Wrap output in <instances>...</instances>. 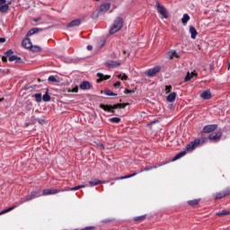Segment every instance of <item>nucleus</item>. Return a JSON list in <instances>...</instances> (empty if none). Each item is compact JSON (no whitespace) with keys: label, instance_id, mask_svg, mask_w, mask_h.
Masks as SVG:
<instances>
[{"label":"nucleus","instance_id":"obj_1","mask_svg":"<svg viewBox=\"0 0 230 230\" xmlns=\"http://www.w3.org/2000/svg\"><path fill=\"white\" fill-rule=\"evenodd\" d=\"M123 28V19L118 17L112 23L111 29H110V33L111 35H114V33H118L119 30Z\"/></svg>","mask_w":230,"mask_h":230},{"label":"nucleus","instance_id":"obj_2","mask_svg":"<svg viewBox=\"0 0 230 230\" xmlns=\"http://www.w3.org/2000/svg\"><path fill=\"white\" fill-rule=\"evenodd\" d=\"M100 107H101V109H102L106 112L114 113V111H116V109H125V107H127V104L118 103V104H115L113 106L112 105H107V104H101Z\"/></svg>","mask_w":230,"mask_h":230},{"label":"nucleus","instance_id":"obj_3","mask_svg":"<svg viewBox=\"0 0 230 230\" xmlns=\"http://www.w3.org/2000/svg\"><path fill=\"white\" fill-rule=\"evenodd\" d=\"M39 197H42L40 190H36L31 192L29 195L25 197V199L20 201V204H24V202H30V200H33V199H39Z\"/></svg>","mask_w":230,"mask_h":230},{"label":"nucleus","instance_id":"obj_4","mask_svg":"<svg viewBox=\"0 0 230 230\" xmlns=\"http://www.w3.org/2000/svg\"><path fill=\"white\" fill-rule=\"evenodd\" d=\"M156 8L158 13H160V15H162L164 19H168V12L166 11V8L161 4V3L156 2Z\"/></svg>","mask_w":230,"mask_h":230},{"label":"nucleus","instance_id":"obj_5","mask_svg":"<svg viewBox=\"0 0 230 230\" xmlns=\"http://www.w3.org/2000/svg\"><path fill=\"white\" fill-rule=\"evenodd\" d=\"M67 189L57 190V189H45L42 191L43 196L48 195H57V193H60V191H67Z\"/></svg>","mask_w":230,"mask_h":230},{"label":"nucleus","instance_id":"obj_6","mask_svg":"<svg viewBox=\"0 0 230 230\" xmlns=\"http://www.w3.org/2000/svg\"><path fill=\"white\" fill-rule=\"evenodd\" d=\"M159 71H161V66H155L151 69H148L145 72L146 76H155V75H157V73H159Z\"/></svg>","mask_w":230,"mask_h":230},{"label":"nucleus","instance_id":"obj_7","mask_svg":"<svg viewBox=\"0 0 230 230\" xmlns=\"http://www.w3.org/2000/svg\"><path fill=\"white\" fill-rule=\"evenodd\" d=\"M217 128H218V126L217 124L207 125L203 128V132L205 134H209L210 132H215Z\"/></svg>","mask_w":230,"mask_h":230},{"label":"nucleus","instance_id":"obj_8","mask_svg":"<svg viewBox=\"0 0 230 230\" xmlns=\"http://www.w3.org/2000/svg\"><path fill=\"white\" fill-rule=\"evenodd\" d=\"M199 145L200 139H196L187 146L186 150L188 152H191V150H195V148H197V146H199Z\"/></svg>","mask_w":230,"mask_h":230},{"label":"nucleus","instance_id":"obj_9","mask_svg":"<svg viewBox=\"0 0 230 230\" xmlns=\"http://www.w3.org/2000/svg\"><path fill=\"white\" fill-rule=\"evenodd\" d=\"M111 10V3H104L99 8V13H107Z\"/></svg>","mask_w":230,"mask_h":230},{"label":"nucleus","instance_id":"obj_10","mask_svg":"<svg viewBox=\"0 0 230 230\" xmlns=\"http://www.w3.org/2000/svg\"><path fill=\"white\" fill-rule=\"evenodd\" d=\"M104 66L109 68H114V67H119V66H121V63L118 61L110 60V61H107Z\"/></svg>","mask_w":230,"mask_h":230},{"label":"nucleus","instance_id":"obj_11","mask_svg":"<svg viewBox=\"0 0 230 230\" xmlns=\"http://www.w3.org/2000/svg\"><path fill=\"white\" fill-rule=\"evenodd\" d=\"M0 12L3 13L8 12V4H6V0H0Z\"/></svg>","mask_w":230,"mask_h":230},{"label":"nucleus","instance_id":"obj_12","mask_svg":"<svg viewBox=\"0 0 230 230\" xmlns=\"http://www.w3.org/2000/svg\"><path fill=\"white\" fill-rule=\"evenodd\" d=\"M173 58H180V56H179V54H177V51H175V50H170V51L167 53V58H170V60H173Z\"/></svg>","mask_w":230,"mask_h":230},{"label":"nucleus","instance_id":"obj_13","mask_svg":"<svg viewBox=\"0 0 230 230\" xmlns=\"http://www.w3.org/2000/svg\"><path fill=\"white\" fill-rule=\"evenodd\" d=\"M82 23V22H80V20L76 19L72 21L71 22H69L66 26V28H76L78 27L80 24Z\"/></svg>","mask_w":230,"mask_h":230},{"label":"nucleus","instance_id":"obj_14","mask_svg":"<svg viewBox=\"0 0 230 230\" xmlns=\"http://www.w3.org/2000/svg\"><path fill=\"white\" fill-rule=\"evenodd\" d=\"M22 46L23 48H26L27 49H30V48H31L32 46L31 40H30V38L24 39L22 42Z\"/></svg>","mask_w":230,"mask_h":230},{"label":"nucleus","instance_id":"obj_15","mask_svg":"<svg viewBox=\"0 0 230 230\" xmlns=\"http://www.w3.org/2000/svg\"><path fill=\"white\" fill-rule=\"evenodd\" d=\"M97 76L99 78V79H97L98 84H100V82H103V80H109V78H111V75H105L101 74V73H98Z\"/></svg>","mask_w":230,"mask_h":230},{"label":"nucleus","instance_id":"obj_16","mask_svg":"<svg viewBox=\"0 0 230 230\" xmlns=\"http://www.w3.org/2000/svg\"><path fill=\"white\" fill-rule=\"evenodd\" d=\"M220 137H222V133L221 132L213 133V134L209 135V137H208V138L211 141H217V139H220Z\"/></svg>","mask_w":230,"mask_h":230},{"label":"nucleus","instance_id":"obj_17","mask_svg":"<svg viewBox=\"0 0 230 230\" xmlns=\"http://www.w3.org/2000/svg\"><path fill=\"white\" fill-rule=\"evenodd\" d=\"M175 98H177V93H171L168 96H167V102H169L170 103L175 102Z\"/></svg>","mask_w":230,"mask_h":230},{"label":"nucleus","instance_id":"obj_18","mask_svg":"<svg viewBox=\"0 0 230 230\" xmlns=\"http://www.w3.org/2000/svg\"><path fill=\"white\" fill-rule=\"evenodd\" d=\"M80 89L83 91H85L87 89H91V83L85 81L83 84H80Z\"/></svg>","mask_w":230,"mask_h":230},{"label":"nucleus","instance_id":"obj_19","mask_svg":"<svg viewBox=\"0 0 230 230\" xmlns=\"http://www.w3.org/2000/svg\"><path fill=\"white\" fill-rule=\"evenodd\" d=\"M190 33L191 34V39H197V35L199 34L197 32V29H195L193 26L190 27Z\"/></svg>","mask_w":230,"mask_h":230},{"label":"nucleus","instance_id":"obj_20","mask_svg":"<svg viewBox=\"0 0 230 230\" xmlns=\"http://www.w3.org/2000/svg\"><path fill=\"white\" fill-rule=\"evenodd\" d=\"M201 98L203 99V100H209V98H211V92H209V91H205V92H203L202 93H201Z\"/></svg>","mask_w":230,"mask_h":230},{"label":"nucleus","instance_id":"obj_21","mask_svg":"<svg viewBox=\"0 0 230 230\" xmlns=\"http://www.w3.org/2000/svg\"><path fill=\"white\" fill-rule=\"evenodd\" d=\"M39 31H40L39 28L31 29L27 33V37H31V35H35V33H39Z\"/></svg>","mask_w":230,"mask_h":230},{"label":"nucleus","instance_id":"obj_22","mask_svg":"<svg viewBox=\"0 0 230 230\" xmlns=\"http://www.w3.org/2000/svg\"><path fill=\"white\" fill-rule=\"evenodd\" d=\"M193 76H197V73H195V72H191V73L188 72L187 75L185 77V82H190V80H191V78H193Z\"/></svg>","mask_w":230,"mask_h":230},{"label":"nucleus","instance_id":"obj_23","mask_svg":"<svg viewBox=\"0 0 230 230\" xmlns=\"http://www.w3.org/2000/svg\"><path fill=\"white\" fill-rule=\"evenodd\" d=\"M217 217H227L230 215V210H221L216 214Z\"/></svg>","mask_w":230,"mask_h":230},{"label":"nucleus","instance_id":"obj_24","mask_svg":"<svg viewBox=\"0 0 230 230\" xmlns=\"http://www.w3.org/2000/svg\"><path fill=\"white\" fill-rule=\"evenodd\" d=\"M85 186H87V185H78L74 188H68V189H66V191H76L78 190H82V188H85Z\"/></svg>","mask_w":230,"mask_h":230},{"label":"nucleus","instance_id":"obj_25","mask_svg":"<svg viewBox=\"0 0 230 230\" xmlns=\"http://www.w3.org/2000/svg\"><path fill=\"white\" fill-rule=\"evenodd\" d=\"M16 208H17V206H13V207H10L7 209H4V210L0 211V216L4 215L6 213H10V211H13V209H15Z\"/></svg>","mask_w":230,"mask_h":230},{"label":"nucleus","instance_id":"obj_26","mask_svg":"<svg viewBox=\"0 0 230 230\" xmlns=\"http://www.w3.org/2000/svg\"><path fill=\"white\" fill-rule=\"evenodd\" d=\"M184 155H186V151H182L181 153H179L178 155H176L172 161H177L178 159H181V157H184Z\"/></svg>","mask_w":230,"mask_h":230},{"label":"nucleus","instance_id":"obj_27","mask_svg":"<svg viewBox=\"0 0 230 230\" xmlns=\"http://www.w3.org/2000/svg\"><path fill=\"white\" fill-rule=\"evenodd\" d=\"M188 21H190V15L188 13L183 14V17L181 19L182 24H188Z\"/></svg>","mask_w":230,"mask_h":230},{"label":"nucleus","instance_id":"obj_28","mask_svg":"<svg viewBox=\"0 0 230 230\" xmlns=\"http://www.w3.org/2000/svg\"><path fill=\"white\" fill-rule=\"evenodd\" d=\"M9 60H10V62H21V58L13 55V56L9 57Z\"/></svg>","mask_w":230,"mask_h":230},{"label":"nucleus","instance_id":"obj_29","mask_svg":"<svg viewBox=\"0 0 230 230\" xmlns=\"http://www.w3.org/2000/svg\"><path fill=\"white\" fill-rule=\"evenodd\" d=\"M102 183H103V181L99 180L88 182L89 186H91L92 188L93 186H98V184H102Z\"/></svg>","mask_w":230,"mask_h":230},{"label":"nucleus","instance_id":"obj_30","mask_svg":"<svg viewBox=\"0 0 230 230\" xmlns=\"http://www.w3.org/2000/svg\"><path fill=\"white\" fill-rule=\"evenodd\" d=\"M49 82H56L57 84H58V82H60V78H58L55 75H50L49 77Z\"/></svg>","mask_w":230,"mask_h":230},{"label":"nucleus","instance_id":"obj_31","mask_svg":"<svg viewBox=\"0 0 230 230\" xmlns=\"http://www.w3.org/2000/svg\"><path fill=\"white\" fill-rule=\"evenodd\" d=\"M42 100H43V102H50L51 101V96L49 95V93H48V92H46V93L43 95Z\"/></svg>","mask_w":230,"mask_h":230},{"label":"nucleus","instance_id":"obj_32","mask_svg":"<svg viewBox=\"0 0 230 230\" xmlns=\"http://www.w3.org/2000/svg\"><path fill=\"white\" fill-rule=\"evenodd\" d=\"M226 197V193L224 191L218 192L215 195V199L217 200L218 199H224Z\"/></svg>","mask_w":230,"mask_h":230},{"label":"nucleus","instance_id":"obj_33","mask_svg":"<svg viewBox=\"0 0 230 230\" xmlns=\"http://www.w3.org/2000/svg\"><path fill=\"white\" fill-rule=\"evenodd\" d=\"M200 202V199H192L188 201L189 206H197Z\"/></svg>","mask_w":230,"mask_h":230},{"label":"nucleus","instance_id":"obj_34","mask_svg":"<svg viewBox=\"0 0 230 230\" xmlns=\"http://www.w3.org/2000/svg\"><path fill=\"white\" fill-rule=\"evenodd\" d=\"M34 98H35L36 102H42V93L34 94Z\"/></svg>","mask_w":230,"mask_h":230},{"label":"nucleus","instance_id":"obj_35","mask_svg":"<svg viewBox=\"0 0 230 230\" xmlns=\"http://www.w3.org/2000/svg\"><path fill=\"white\" fill-rule=\"evenodd\" d=\"M146 218V216H140L134 218L135 222H143Z\"/></svg>","mask_w":230,"mask_h":230},{"label":"nucleus","instance_id":"obj_36","mask_svg":"<svg viewBox=\"0 0 230 230\" xmlns=\"http://www.w3.org/2000/svg\"><path fill=\"white\" fill-rule=\"evenodd\" d=\"M30 49H31V51H34V52H38V51H40V49H42L40 46H33V45H31Z\"/></svg>","mask_w":230,"mask_h":230},{"label":"nucleus","instance_id":"obj_37","mask_svg":"<svg viewBox=\"0 0 230 230\" xmlns=\"http://www.w3.org/2000/svg\"><path fill=\"white\" fill-rule=\"evenodd\" d=\"M110 121H111V123H119V121H121V119L115 117V118L110 119Z\"/></svg>","mask_w":230,"mask_h":230},{"label":"nucleus","instance_id":"obj_38","mask_svg":"<svg viewBox=\"0 0 230 230\" xmlns=\"http://www.w3.org/2000/svg\"><path fill=\"white\" fill-rule=\"evenodd\" d=\"M136 175H137V172H134L133 174H129V175H127V176H122V177H120V180L130 179L131 177H136Z\"/></svg>","mask_w":230,"mask_h":230},{"label":"nucleus","instance_id":"obj_39","mask_svg":"<svg viewBox=\"0 0 230 230\" xmlns=\"http://www.w3.org/2000/svg\"><path fill=\"white\" fill-rule=\"evenodd\" d=\"M105 94L106 96H117V94L112 93L111 90H106Z\"/></svg>","mask_w":230,"mask_h":230},{"label":"nucleus","instance_id":"obj_40","mask_svg":"<svg viewBox=\"0 0 230 230\" xmlns=\"http://www.w3.org/2000/svg\"><path fill=\"white\" fill-rule=\"evenodd\" d=\"M117 76H118V78H120L121 80H128V76L127 75V74H123V75H119Z\"/></svg>","mask_w":230,"mask_h":230},{"label":"nucleus","instance_id":"obj_41","mask_svg":"<svg viewBox=\"0 0 230 230\" xmlns=\"http://www.w3.org/2000/svg\"><path fill=\"white\" fill-rule=\"evenodd\" d=\"M165 93L168 94L169 93H172V85L165 86Z\"/></svg>","mask_w":230,"mask_h":230},{"label":"nucleus","instance_id":"obj_42","mask_svg":"<svg viewBox=\"0 0 230 230\" xmlns=\"http://www.w3.org/2000/svg\"><path fill=\"white\" fill-rule=\"evenodd\" d=\"M223 192H225V196L227 197V195H230V187H228L227 189H226L225 190H223Z\"/></svg>","mask_w":230,"mask_h":230},{"label":"nucleus","instance_id":"obj_43","mask_svg":"<svg viewBox=\"0 0 230 230\" xmlns=\"http://www.w3.org/2000/svg\"><path fill=\"white\" fill-rule=\"evenodd\" d=\"M6 57H10V55H13V50L9 49L5 52Z\"/></svg>","mask_w":230,"mask_h":230},{"label":"nucleus","instance_id":"obj_44","mask_svg":"<svg viewBox=\"0 0 230 230\" xmlns=\"http://www.w3.org/2000/svg\"><path fill=\"white\" fill-rule=\"evenodd\" d=\"M69 93H78V86H75L73 90L69 91Z\"/></svg>","mask_w":230,"mask_h":230},{"label":"nucleus","instance_id":"obj_45","mask_svg":"<svg viewBox=\"0 0 230 230\" xmlns=\"http://www.w3.org/2000/svg\"><path fill=\"white\" fill-rule=\"evenodd\" d=\"M125 94H131V93H134L132 90H125Z\"/></svg>","mask_w":230,"mask_h":230},{"label":"nucleus","instance_id":"obj_46","mask_svg":"<svg viewBox=\"0 0 230 230\" xmlns=\"http://www.w3.org/2000/svg\"><path fill=\"white\" fill-rule=\"evenodd\" d=\"M121 85V82H117L114 84V87H119Z\"/></svg>","mask_w":230,"mask_h":230},{"label":"nucleus","instance_id":"obj_47","mask_svg":"<svg viewBox=\"0 0 230 230\" xmlns=\"http://www.w3.org/2000/svg\"><path fill=\"white\" fill-rule=\"evenodd\" d=\"M92 49H93V46H92V45H88V46H87V50H88V51H92Z\"/></svg>","mask_w":230,"mask_h":230},{"label":"nucleus","instance_id":"obj_48","mask_svg":"<svg viewBox=\"0 0 230 230\" xmlns=\"http://www.w3.org/2000/svg\"><path fill=\"white\" fill-rule=\"evenodd\" d=\"M0 42H1V43L6 42V39H4V38H0Z\"/></svg>","mask_w":230,"mask_h":230},{"label":"nucleus","instance_id":"obj_49","mask_svg":"<svg viewBox=\"0 0 230 230\" xmlns=\"http://www.w3.org/2000/svg\"><path fill=\"white\" fill-rule=\"evenodd\" d=\"M39 21H40V17H38V18L34 19V22H39Z\"/></svg>","mask_w":230,"mask_h":230},{"label":"nucleus","instance_id":"obj_50","mask_svg":"<svg viewBox=\"0 0 230 230\" xmlns=\"http://www.w3.org/2000/svg\"><path fill=\"white\" fill-rule=\"evenodd\" d=\"M2 60H3L4 62H7V58H6L5 56H4V57L2 58Z\"/></svg>","mask_w":230,"mask_h":230},{"label":"nucleus","instance_id":"obj_51","mask_svg":"<svg viewBox=\"0 0 230 230\" xmlns=\"http://www.w3.org/2000/svg\"><path fill=\"white\" fill-rule=\"evenodd\" d=\"M104 224H108V222H111V220L110 219H106V220H103L102 221Z\"/></svg>","mask_w":230,"mask_h":230},{"label":"nucleus","instance_id":"obj_52","mask_svg":"<svg viewBox=\"0 0 230 230\" xmlns=\"http://www.w3.org/2000/svg\"><path fill=\"white\" fill-rule=\"evenodd\" d=\"M148 170H150V169L146 168V169H145L144 171H145V172H148Z\"/></svg>","mask_w":230,"mask_h":230},{"label":"nucleus","instance_id":"obj_53","mask_svg":"<svg viewBox=\"0 0 230 230\" xmlns=\"http://www.w3.org/2000/svg\"><path fill=\"white\" fill-rule=\"evenodd\" d=\"M3 100H4V98L0 99V102H3Z\"/></svg>","mask_w":230,"mask_h":230},{"label":"nucleus","instance_id":"obj_54","mask_svg":"<svg viewBox=\"0 0 230 230\" xmlns=\"http://www.w3.org/2000/svg\"><path fill=\"white\" fill-rule=\"evenodd\" d=\"M115 181H119V178L115 179Z\"/></svg>","mask_w":230,"mask_h":230},{"label":"nucleus","instance_id":"obj_55","mask_svg":"<svg viewBox=\"0 0 230 230\" xmlns=\"http://www.w3.org/2000/svg\"><path fill=\"white\" fill-rule=\"evenodd\" d=\"M102 148H105V147H103V145H102Z\"/></svg>","mask_w":230,"mask_h":230},{"label":"nucleus","instance_id":"obj_56","mask_svg":"<svg viewBox=\"0 0 230 230\" xmlns=\"http://www.w3.org/2000/svg\"><path fill=\"white\" fill-rule=\"evenodd\" d=\"M94 1H100V0H94Z\"/></svg>","mask_w":230,"mask_h":230}]
</instances>
